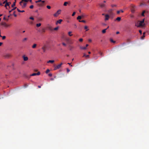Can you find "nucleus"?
Returning <instances> with one entry per match:
<instances>
[{"label": "nucleus", "instance_id": "de8ad7c7", "mask_svg": "<svg viewBox=\"0 0 149 149\" xmlns=\"http://www.w3.org/2000/svg\"><path fill=\"white\" fill-rule=\"evenodd\" d=\"M66 40L67 41L69 42L70 41V39L69 38H67Z\"/></svg>", "mask_w": 149, "mask_h": 149}, {"label": "nucleus", "instance_id": "603ef678", "mask_svg": "<svg viewBox=\"0 0 149 149\" xmlns=\"http://www.w3.org/2000/svg\"><path fill=\"white\" fill-rule=\"evenodd\" d=\"M17 11L19 12H21V10H19L18 8L17 9Z\"/></svg>", "mask_w": 149, "mask_h": 149}, {"label": "nucleus", "instance_id": "052dcab7", "mask_svg": "<svg viewBox=\"0 0 149 149\" xmlns=\"http://www.w3.org/2000/svg\"><path fill=\"white\" fill-rule=\"evenodd\" d=\"M0 6H3V4L1 2L0 3Z\"/></svg>", "mask_w": 149, "mask_h": 149}, {"label": "nucleus", "instance_id": "e433bc0d", "mask_svg": "<svg viewBox=\"0 0 149 149\" xmlns=\"http://www.w3.org/2000/svg\"><path fill=\"white\" fill-rule=\"evenodd\" d=\"M47 8L48 9H50L51 8V6H47Z\"/></svg>", "mask_w": 149, "mask_h": 149}, {"label": "nucleus", "instance_id": "39448f33", "mask_svg": "<svg viewBox=\"0 0 149 149\" xmlns=\"http://www.w3.org/2000/svg\"><path fill=\"white\" fill-rule=\"evenodd\" d=\"M61 10H58L56 13L54 14V16L55 17H57L59 14L61 13Z\"/></svg>", "mask_w": 149, "mask_h": 149}, {"label": "nucleus", "instance_id": "79ce46f5", "mask_svg": "<svg viewBox=\"0 0 149 149\" xmlns=\"http://www.w3.org/2000/svg\"><path fill=\"white\" fill-rule=\"evenodd\" d=\"M15 11H14L13 13V15L15 17H16L17 16V15L15 14Z\"/></svg>", "mask_w": 149, "mask_h": 149}, {"label": "nucleus", "instance_id": "aec40b11", "mask_svg": "<svg viewBox=\"0 0 149 149\" xmlns=\"http://www.w3.org/2000/svg\"><path fill=\"white\" fill-rule=\"evenodd\" d=\"M121 19V17H118L116 18V20L118 21H120V20Z\"/></svg>", "mask_w": 149, "mask_h": 149}, {"label": "nucleus", "instance_id": "72a5a7b5", "mask_svg": "<svg viewBox=\"0 0 149 149\" xmlns=\"http://www.w3.org/2000/svg\"><path fill=\"white\" fill-rule=\"evenodd\" d=\"M68 2H65L64 3L63 5L64 6H66L67 5V4H68Z\"/></svg>", "mask_w": 149, "mask_h": 149}, {"label": "nucleus", "instance_id": "6e6d98bb", "mask_svg": "<svg viewBox=\"0 0 149 149\" xmlns=\"http://www.w3.org/2000/svg\"><path fill=\"white\" fill-rule=\"evenodd\" d=\"M131 12H132V13H134V10H133V9L132 10Z\"/></svg>", "mask_w": 149, "mask_h": 149}, {"label": "nucleus", "instance_id": "473e14b6", "mask_svg": "<svg viewBox=\"0 0 149 149\" xmlns=\"http://www.w3.org/2000/svg\"><path fill=\"white\" fill-rule=\"evenodd\" d=\"M50 71V70L49 69H47L45 73L46 74H48Z\"/></svg>", "mask_w": 149, "mask_h": 149}, {"label": "nucleus", "instance_id": "6ab92c4d", "mask_svg": "<svg viewBox=\"0 0 149 149\" xmlns=\"http://www.w3.org/2000/svg\"><path fill=\"white\" fill-rule=\"evenodd\" d=\"M70 49V50H71L73 49L74 48V47L73 46L70 45L69 46Z\"/></svg>", "mask_w": 149, "mask_h": 149}, {"label": "nucleus", "instance_id": "cd10ccee", "mask_svg": "<svg viewBox=\"0 0 149 149\" xmlns=\"http://www.w3.org/2000/svg\"><path fill=\"white\" fill-rule=\"evenodd\" d=\"M41 25V23L37 24H36V26L37 27H39Z\"/></svg>", "mask_w": 149, "mask_h": 149}, {"label": "nucleus", "instance_id": "f257e3e1", "mask_svg": "<svg viewBox=\"0 0 149 149\" xmlns=\"http://www.w3.org/2000/svg\"><path fill=\"white\" fill-rule=\"evenodd\" d=\"M144 19H143L142 20L139 21V25H136V26H137V27L143 26L144 25Z\"/></svg>", "mask_w": 149, "mask_h": 149}, {"label": "nucleus", "instance_id": "20e7f679", "mask_svg": "<svg viewBox=\"0 0 149 149\" xmlns=\"http://www.w3.org/2000/svg\"><path fill=\"white\" fill-rule=\"evenodd\" d=\"M36 3H38L40 2H41V3H39L38 4V5L40 6H42L44 3H45V1H42L41 0H39L35 1Z\"/></svg>", "mask_w": 149, "mask_h": 149}, {"label": "nucleus", "instance_id": "5701e85b", "mask_svg": "<svg viewBox=\"0 0 149 149\" xmlns=\"http://www.w3.org/2000/svg\"><path fill=\"white\" fill-rule=\"evenodd\" d=\"M81 16H79L77 18V19L78 20L80 19H81Z\"/></svg>", "mask_w": 149, "mask_h": 149}, {"label": "nucleus", "instance_id": "a878e982", "mask_svg": "<svg viewBox=\"0 0 149 149\" xmlns=\"http://www.w3.org/2000/svg\"><path fill=\"white\" fill-rule=\"evenodd\" d=\"M80 48L81 49H86V47H80Z\"/></svg>", "mask_w": 149, "mask_h": 149}, {"label": "nucleus", "instance_id": "58836bf2", "mask_svg": "<svg viewBox=\"0 0 149 149\" xmlns=\"http://www.w3.org/2000/svg\"><path fill=\"white\" fill-rule=\"evenodd\" d=\"M99 53L100 54V55L101 56H103V53L102 52H99Z\"/></svg>", "mask_w": 149, "mask_h": 149}, {"label": "nucleus", "instance_id": "f03ea898", "mask_svg": "<svg viewBox=\"0 0 149 149\" xmlns=\"http://www.w3.org/2000/svg\"><path fill=\"white\" fill-rule=\"evenodd\" d=\"M1 25L6 28L9 27L11 26L10 24H8L5 22H2L1 23Z\"/></svg>", "mask_w": 149, "mask_h": 149}, {"label": "nucleus", "instance_id": "f3484780", "mask_svg": "<svg viewBox=\"0 0 149 149\" xmlns=\"http://www.w3.org/2000/svg\"><path fill=\"white\" fill-rule=\"evenodd\" d=\"M48 29L52 31L53 30V28L51 26H49L47 27Z\"/></svg>", "mask_w": 149, "mask_h": 149}, {"label": "nucleus", "instance_id": "37998d69", "mask_svg": "<svg viewBox=\"0 0 149 149\" xmlns=\"http://www.w3.org/2000/svg\"><path fill=\"white\" fill-rule=\"evenodd\" d=\"M29 19H30L32 20H33L34 19V18L33 17H30L29 18Z\"/></svg>", "mask_w": 149, "mask_h": 149}, {"label": "nucleus", "instance_id": "ddd939ff", "mask_svg": "<svg viewBox=\"0 0 149 149\" xmlns=\"http://www.w3.org/2000/svg\"><path fill=\"white\" fill-rule=\"evenodd\" d=\"M63 21V20L61 19H60L58 20L56 22V24H57L58 23L59 24H61V22Z\"/></svg>", "mask_w": 149, "mask_h": 149}, {"label": "nucleus", "instance_id": "bf43d9fd", "mask_svg": "<svg viewBox=\"0 0 149 149\" xmlns=\"http://www.w3.org/2000/svg\"><path fill=\"white\" fill-rule=\"evenodd\" d=\"M24 12V10H21V12H20V13H23V12Z\"/></svg>", "mask_w": 149, "mask_h": 149}, {"label": "nucleus", "instance_id": "ea45409f", "mask_svg": "<svg viewBox=\"0 0 149 149\" xmlns=\"http://www.w3.org/2000/svg\"><path fill=\"white\" fill-rule=\"evenodd\" d=\"M1 37H2V39L3 40L5 39L6 38V36H2Z\"/></svg>", "mask_w": 149, "mask_h": 149}, {"label": "nucleus", "instance_id": "c03bdc74", "mask_svg": "<svg viewBox=\"0 0 149 149\" xmlns=\"http://www.w3.org/2000/svg\"><path fill=\"white\" fill-rule=\"evenodd\" d=\"M75 13H76L75 12H74L72 15V16H74L75 15Z\"/></svg>", "mask_w": 149, "mask_h": 149}, {"label": "nucleus", "instance_id": "a211bd4d", "mask_svg": "<svg viewBox=\"0 0 149 149\" xmlns=\"http://www.w3.org/2000/svg\"><path fill=\"white\" fill-rule=\"evenodd\" d=\"M40 74V72L38 71L37 73H33V74Z\"/></svg>", "mask_w": 149, "mask_h": 149}, {"label": "nucleus", "instance_id": "c9c22d12", "mask_svg": "<svg viewBox=\"0 0 149 149\" xmlns=\"http://www.w3.org/2000/svg\"><path fill=\"white\" fill-rule=\"evenodd\" d=\"M110 40V41L112 42H113V43H114L115 42V41H113L112 39H111Z\"/></svg>", "mask_w": 149, "mask_h": 149}, {"label": "nucleus", "instance_id": "864d4df0", "mask_svg": "<svg viewBox=\"0 0 149 149\" xmlns=\"http://www.w3.org/2000/svg\"><path fill=\"white\" fill-rule=\"evenodd\" d=\"M67 72H68L70 71V70H69V69H68V68L67 69Z\"/></svg>", "mask_w": 149, "mask_h": 149}, {"label": "nucleus", "instance_id": "e2e57ef3", "mask_svg": "<svg viewBox=\"0 0 149 149\" xmlns=\"http://www.w3.org/2000/svg\"><path fill=\"white\" fill-rule=\"evenodd\" d=\"M38 87L39 88H40L41 87V86H38Z\"/></svg>", "mask_w": 149, "mask_h": 149}, {"label": "nucleus", "instance_id": "13d9d810", "mask_svg": "<svg viewBox=\"0 0 149 149\" xmlns=\"http://www.w3.org/2000/svg\"><path fill=\"white\" fill-rule=\"evenodd\" d=\"M6 2H6V1H4L3 2V3H2L3 4H4V3H6Z\"/></svg>", "mask_w": 149, "mask_h": 149}, {"label": "nucleus", "instance_id": "2f4dec72", "mask_svg": "<svg viewBox=\"0 0 149 149\" xmlns=\"http://www.w3.org/2000/svg\"><path fill=\"white\" fill-rule=\"evenodd\" d=\"M88 28V27L86 26H85L84 27V29H86V31H87L88 30V29H87Z\"/></svg>", "mask_w": 149, "mask_h": 149}, {"label": "nucleus", "instance_id": "69168bd1", "mask_svg": "<svg viewBox=\"0 0 149 149\" xmlns=\"http://www.w3.org/2000/svg\"><path fill=\"white\" fill-rule=\"evenodd\" d=\"M2 44V43L0 42V46H1Z\"/></svg>", "mask_w": 149, "mask_h": 149}, {"label": "nucleus", "instance_id": "1a4fd4ad", "mask_svg": "<svg viewBox=\"0 0 149 149\" xmlns=\"http://www.w3.org/2000/svg\"><path fill=\"white\" fill-rule=\"evenodd\" d=\"M29 1V0H22V1L20 2L19 4L21 5H22V4L23 2H26Z\"/></svg>", "mask_w": 149, "mask_h": 149}, {"label": "nucleus", "instance_id": "4468645a", "mask_svg": "<svg viewBox=\"0 0 149 149\" xmlns=\"http://www.w3.org/2000/svg\"><path fill=\"white\" fill-rule=\"evenodd\" d=\"M99 5L101 8L104 7L105 6V4L103 3L100 4H99Z\"/></svg>", "mask_w": 149, "mask_h": 149}, {"label": "nucleus", "instance_id": "49530a36", "mask_svg": "<svg viewBox=\"0 0 149 149\" xmlns=\"http://www.w3.org/2000/svg\"><path fill=\"white\" fill-rule=\"evenodd\" d=\"M83 39L82 38H80L79 39V40L80 42H82L83 41Z\"/></svg>", "mask_w": 149, "mask_h": 149}, {"label": "nucleus", "instance_id": "6e6552de", "mask_svg": "<svg viewBox=\"0 0 149 149\" xmlns=\"http://www.w3.org/2000/svg\"><path fill=\"white\" fill-rule=\"evenodd\" d=\"M11 2H7L5 4V7L6 8V9H7V6H9L11 4Z\"/></svg>", "mask_w": 149, "mask_h": 149}, {"label": "nucleus", "instance_id": "a18cd8bd", "mask_svg": "<svg viewBox=\"0 0 149 149\" xmlns=\"http://www.w3.org/2000/svg\"><path fill=\"white\" fill-rule=\"evenodd\" d=\"M62 44H63V46H66V44H65V43H64V42H63V43H62Z\"/></svg>", "mask_w": 149, "mask_h": 149}, {"label": "nucleus", "instance_id": "680f3d73", "mask_svg": "<svg viewBox=\"0 0 149 149\" xmlns=\"http://www.w3.org/2000/svg\"><path fill=\"white\" fill-rule=\"evenodd\" d=\"M130 17L131 18H133L134 17V16L133 15H131Z\"/></svg>", "mask_w": 149, "mask_h": 149}, {"label": "nucleus", "instance_id": "9d476101", "mask_svg": "<svg viewBox=\"0 0 149 149\" xmlns=\"http://www.w3.org/2000/svg\"><path fill=\"white\" fill-rule=\"evenodd\" d=\"M22 58H23L24 60L25 61H27L28 59V57L26 56L25 55L23 56H22Z\"/></svg>", "mask_w": 149, "mask_h": 149}, {"label": "nucleus", "instance_id": "338daca9", "mask_svg": "<svg viewBox=\"0 0 149 149\" xmlns=\"http://www.w3.org/2000/svg\"><path fill=\"white\" fill-rule=\"evenodd\" d=\"M119 32H118V31H117V32H116V33L117 34H119Z\"/></svg>", "mask_w": 149, "mask_h": 149}, {"label": "nucleus", "instance_id": "c85d7f7f", "mask_svg": "<svg viewBox=\"0 0 149 149\" xmlns=\"http://www.w3.org/2000/svg\"><path fill=\"white\" fill-rule=\"evenodd\" d=\"M89 56V55H86L85 54H84L83 57L85 56L86 57H88Z\"/></svg>", "mask_w": 149, "mask_h": 149}, {"label": "nucleus", "instance_id": "2eb2a0df", "mask_svg": "<svg viewBox=\"0 0 149 149\" xmlns=\"http://www.w3.org/2000/svg\"><path fill=\"white\" fill-rule=\"evenodd\" d=\"M54 62V60H49L47 61V63H53Z\"/></svg>", "mask_w": 149, "mask_h": 149}, {"label": "nucleus", "instance_id": "9b49d317", "mask_svg": "<svg viewBox=\"0 0 149 149\" xmlns=\"http://www.w3.org/2000/svg\"><path fill=\"white\" fill-rule=\"evenodd\" d=\"M105 20H107L109 19V17L108 15H105Z\"/></svg>", "mask_w": 149, "mask_h": 149}, {"label": "nucleus", "instance_id": "b1692460", "mask_svg": "<svg viewBox=\"0 0 149 149\" xmlns=\"http://www.w3.org/2000/svg\"><path fill=\"white\" fill-rule=\"evenodd\" d=\"M107 30V29H105L103 30L102 31V33H105L106 32V30Z\"/></svg>", "mask_w": 149, "mask_h": 149}, {"label": "nucleus", "instance_id": "4be33fe9", "mask_svg": "<svg viewBox=\"0 0 149 149\" xmlns=\"http://www.w3.org/2000/svg\"><path fill=\"white\" fill-rule=\"evenodd\" d=\"M16 1L13 2V4L12 5V7L13 8L15 5Z\"/></svg>", "mask_w": 149, "mask_h": 149}, {"label": "nucleus", "instance_id": "774afa93", "mask_svg": "<svg viewBox=\"0 0 149 149\" xmlns=\"http://www.w3.org/2000/svg\"><path fill=\"white\" fill-rule=\"evenodd\" d=\"M120 12H121L122 13H123V10H120Z\"/></svg>", "mask_w": 149, "mask_h": 149}, {"label": "nucleus", "instance_id": "a19ab883", "mask_svg": "<svg viewBox=\"0 0 149 149\" xmlns=\"http://www.w3.org/2000/svg\"><path fill=\"white\" fill-rule=\"evenodd\" d=\"M33 6L32 5L30 6L29 7L30 8H31V9L33 8Z\"/></svg>", "mask_w": 149, "mask_h": 149}, {"label": "nucleus", "instance_id": "4d7b16f0", "mask_svg": "<svg viewBox=\"0 0 149 149\" xmlns=\"http://www.w3.org/2000/svg\"><path fill=\"white\" fill-rule=\"evenodd\" d=\"M68 64L69 65H70L71 66H72V65H71V63H68Z\"/></svg>", "mask_w": 149, "mask_h": 149}, {"label": "nucleus", "instance_id": "dca6fc26", "mask_svg": "<svg viewBox=\"0 0 149 149\" xmlns=\"http://www.w3.org/2000/svg\"><path fill=\"white\" fill-rule=\"evenodd\" d=\"M16 8H17L16 7H15L14 8H13L12 9H11V10H9V13H10L12 11L15 10Z\"/></svg>", "mask_w": 149, "mask_h": 149}, {"label": "nucleus", "instance_id": "412c9836", "mask_svg": "<svg viewBox=\"0 0 149 149\" xmlns=\"http://www.w3.org/2000/svg\"><path fill=\"white\" fill-rule=\"evenodd\" d=\"M37 45L36 44H33L32 46V48H35L36 46Z\"/></svg>", "mask_w": 149, "mask_h": 149}, {"label": "nucleus", "instance_id": "c756f323", "mask_svg": "<svg viewBox=\"0 0 149 149\" xmlns=\"http://www.w3.org/2000/svg\"><path fill=\"white\" fill-rule=\"evenodd\" d=\"M145 34V32L143 33V36L141 37V39H143L145 37V36L144 35Z\"/></svg>", "mask_w": 149, "mask_h": 149}, {"label": "nucleus", "instance_id": "09e8293b", "mask_svg": "<svg viewBox=\"0 0 149 149\" xmlns=\"http://www.w3.org/2000/svg\"><path fill=\"white\" fill-rule=\"evenodd\" d=\"M81 16V18H84V17H85L86 16L84 15H82Z\"/></svg>", "mask_w": 149, "mask_h": 149}, {"label": "nucleus", "instance_id": "7ed1b4c3", "mask_svg": "<svg viewBox=\"0 0 149 149\" xmlns=\"http://www.w3.org/2000/svg\"><path fill=\"white\" fill-rule=\"evenodd\" d=\"M62 64V63H61L60 64H58L57 65H54V70H55L59 69L61 68Z\"/></svg>", "mask_w": 149, "mask_h": 149}, {"label": "nucleus", "instance_id": "423d86ee", "mask_svg": "<svg viewBox=\"0 0 149 149\" xmlns=\"http://www.w3.org/2000/svg\"><path fill=\"white\" fill-rule=\"evenodd\" d=\"M47 48V45L45 44L42 47V49L43 50V52H45L46 49Z\"/></svg>", "mask_w": 149, "mask_h": 149}, {"label": "nucleus", "instance_id": "5fc2aeb1", "mask_svg": "<svg viewBox=\"0 0 149 149\" xmlns=\"http://www.w3.org/2000/svg\"><path fill=\"white\" fill-rule=\"evenodd\" d=\"M139 32L141 34H142V31L141 30H139Z\"/></svg>", "mask_w": 149, "mask_h": 149}, {"label": "nucleus", "instance_id": "3c124183", "mask_svg": "<svg viewBox=\"0 0 149 149\" xmlns=\"http://www.w3.org/2000/svg\"><path fill=\"white\" fill-rule=\"evenodd\" d=\"M120 10H118V11H117V13L118 14H119L120 13Z\"/></svg>", "mask_w": 149, "mask_h": 149}, {"label": "nucleus", "instance_id": "4c0bfd02", "mask_svg": "<svg viewBox=\"0 0 149 149\" xmlns=\"http://www.w3.org/2000/svg\"><path fill=\"white\" fill-rule=\"evenodd\" d=\"M58 27H56V28H54V30L56 31V30H57L58 29Z\"/></svg>", "mask_w": 149, "mask_h": 149}, {"label": "nucleus", "instance_id": "393cba45", "mask_svg": "<svg viewBox=\"0 0 149 149\" xmlns=\"http://www.w3.org/2000/svg\"><path fill=\"white\" fill-rule=\"evenodd\" d=\"M72 33L71 31H69L68 32V34L70 36H71L72 35V34H71V33Z\"/></svg>", "mask_w": 149, "mask_h": 149}, {"label": "nucleus", "instance_id": "0e129e2a", "mask_svg": "<svg viewBox=\"0 0 149 149\" xmlns=\"http://www.w3.org/2000/svg\"><path fill=\"white\" fill-rule=\"evenodd\" d=\"M24 76H25V78H28V77H27V75H24Z\"/></svg>", "mask_w": 149, "mask_h": 149}, {"label": "nucleus", "instance_id": "7c9ffc66", "mask_svg": "<svg viewBox=\"0 0 149 149\" xmlns=\"http://www.w3.org/2000/svg\"><path fill=\"white\" fill-rule=\"evenodd\" d=\"M79 22H83V23H86V21L84 20H79Z\"/></svg>", "mask_w": 149, "mask_h": 149}, {"label": "nucleus", "instance_id": "bb28decb", "mask_svg": "<svg viewBox=\"0 0 149 149\" xmlns=\"http://www.w3.org/2000/svg\"><path fill=\"white\" fill-rule=\"evenodd\" d=\"M145 13V10H143L142 13V14H141V15L142 16H144V13Z\"/></svg>", "mask_w": 149, "mask_h": 149}, {"label": "nucleus", "instance_id": "f704fd0d", "mask_svg": "<svg viewBox=\"0 0 149 149\" xmlns=\"http://www.w3.org/2000/svg\"><path fill=\"white\" fill-rule=\"evenodd\" d=\"M27 38H24V39H23L22 40V41L24 42V41H26L27 40Z\"/></svg>", "mask_w": 149, "mask_h": 149}, {"label": "nucleus", "instance_id": "8fccbe9b", "mask_svg": "<svg viewBox=\"0 0 149 149\" xmlns=\"http://www.w3.org/2000/svg\"><path fill=\"white\" fill-rule=\"evenodd\" d=\"M111 6L112 7H113L116 6V5H112Z\"/></svg>", "mask_w": 149, "mask_h": 149}, {"label": "nucleus", "instance_id": "f8f14e48", "mask_svg": "<svg viewBox=\"0 0 149 149\" xmlns=\"http://www.w3.org/2000/svg\"><path fill=\"white\" fill-rule=\"evenodd\" d=\"M23 5H22V7L23 8H25L26 5V3L25 2H23Z\"/></svg>", "mask_w": 149, "mask_h": 149}, {"label": "nucleus", "instance_id": "0eeeda50", "mask_svg": "<svg viewBox=\"0 0 149 149\" xmlns=\"http://www.w3.org/2000/svg\"><path fill=\"white\" fill-rule=\"evenodd\" d=\"M11 56V55L10 54H6L4 56L5 58H8Z\"/></svg>", "mask_w": 149, "mask_h": 149}]
</instances>
